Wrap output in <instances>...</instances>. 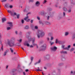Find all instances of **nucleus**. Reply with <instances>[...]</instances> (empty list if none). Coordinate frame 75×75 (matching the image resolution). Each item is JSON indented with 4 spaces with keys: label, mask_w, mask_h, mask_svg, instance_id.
<instances>
[{
    "label": "nucleus",
    "mask_w": 75,
    "mask_h": 75,
    "mask_svg": "<svg viewBox=\"0 0 75 75\" xmlns=\"http://www.w3.org/2000/svg\"><path fill=\"white\" fill-rule=\"evenodd\" d=\"M75 38V34H73V36H72V38L74 39Z\"/></svg>",
    "instance_id": "obj_33"
},
{
    "label": "nucleus",
    "mask_w": 75,
    "mask_h": 75,
    "mask_svg": "<svg viewBox=\"0 0 75 75\" xmlns=\"http://www.w3.org/2000/svg\"><path fill=\"white\" fill-rule=\"evenodd\" d=\"M53 35V34H52L51 33H49V34H48V35L49 36H52Z\"/></svg>",
    "instance_id": "obj_40"
},
{
    "label": "nucleus",
    "mask_w": 75,
    "mask_h": 75,
    "mask_svg": "<svg viewBox=\"0 0 75 75\" xmlns=\"http://www.w3.org/2000/svg\"><path fill=\"white\" fill-rule=\"evenodd\" d=\"M30 2H33V0H30Z\"/></svg>",
    "instance_id": "obj_51"
},
{
    "label": "nucleus",
    "mask_w": 75,
    "mask_h": 75,
    "mask_svg": "<svg viewBox=\"0 0 75 75\" xmlns=\"http://www.w3.org/2000/svg\"><path fill=\"white\" fill-rule=\"evenodd\" d=\"M73 71H71V74H73Z\"/></svg>",
    "instance_id": "obj_58"
},
{
    "label": "nucleus",
    "mask_w": 75,
    "mask_h": 75,
    "mask_svg": "<svg viewBox=\"0 0 75 75\" xmlns=\"http://www.w3.org/2000/svg\"><path fill=\"white\" fill-rule=\"evenodd\" d=\"M58 43L59 44H62L64 43V42L62 41L59 40Z\"/></svg>",
    "instance_id": "obj_16"
},
{
    "label": "nucleus",
    "mask_w": 75,
    "mask_h": 75,
    "mask_svg": "<svg viewBox=\"0 0 75 75\" xmlns=\"http://www.w3.org/2000/svg\"><path fill=\"white\" fill-rule=\"evenodd\" d=\"M43 42V41H41L40 42L39 44L41 45L42 44Z\"/></svg>",
    "instance_id": "obj_29"
},
{
    "label": "nucleus",
    "mask_w": 75,
    "mask_h": 75,
    "mask_svg": "<svg viewBox=\"0 0 75 75\" xmlns=\"http://www.w3.org/2000/svg\"><path fill=\"white\" fill-rule=\"evenodd\" d=\"M64 47H65V45H62V48L64 49H66V48H64Z\"/></svg>",
    "instance_id": "obj_27"
},
{
    "label": "nucleus",
    "mask_w": 75,
    "mask_h": 75,
    "mask_svg": "<svg viewBox=\"0 0 75 75\" xmlns=\"http://www.w3.org/2000/svg\"><path fill=\"white\" fill-rule=\"evenodd\" d=\"M40 4V3L38 1H37L35 3L36 6H38Z\"/></svg>",
    "instance_id": "obj_7"
},
{
    "label": "nucleus",
    "mask_w": 75,
    "mask_h": 75,
    "mask_svg": "<svg viewBox=\"0 0 75 75\" xmlns=\"http://www.w3.org/2000/svg\"><path fill=\"white\" fill-rule=\"evenodd\" d=\"M35 38H33V42H32V44L33 46H37V44L36 43H35L34 42H35Z\"/></svg>",
    "instance_id": "obj_5"
},
{
    "label": "nucleus",
    "mask_w": 75,
    "mask_h": 75,
    "mask_svg": "<svg viewBox=\"0 0 75 75\" xmlns=\"http://www.w3.org/2000/svg\"><path fill=\"white\" fill-rule=\"evenodd\" d=\"M71 47V45H69L67 47L65 48L66 50H69V49Z\"/></svg>",
    "instance_id": "obj_11"
},
{
    "label": "nucleus",
    "mask_w": 75,
    "mask_h": 75,
    "mask_svg": "<svg viewBox=\"0 0 75 75\" xmlns=\"http://www.w3.org/2000/svg\"><path fill=\"white\" fill-rule=\"evenodd\" d=\"M7 12L9 13H10L11 12V11L10 10H8Z\"/></svg>",
    "instance_id": "obj_46"
},
{
    "label": "nucleus",
    "mask_w": 75,
    "mask_h": 75,
    "mask_svg": "<svg viewBox=\"0 0 75 75\" xmlns=\"http://www.w3.org/2000/svg\"><path fill=\"white\" fill-rule=\"evenodd\" d=\"M46 47L44 45H42L40 48L41 51H44L46 50Z\"/></svg>",
    "instance_id": "obj_3"
},
{
    "label": "nucleus",
    "mask_w": 75,
    "mask_h": 75,
    "mask_svg": "<svg viewBox=\"0 0 75 75\" xmlns=\"http://www.w3.org/2000/svg\"><path fill=\"white\" fill-rule=\"evenodd\" d=\"M17 15V13H16L14 12L13 15V16H14V15Z\"/></svg>",
    "instance_id": "obj_45"
},
{
    "label": "nucleus",
    "mask_w": 75,
    "mask_h": 75,
    "mask_svg": "<svg viewBox=\"0 0 75 75\" xmlns=\"http://www.w3.org/2000/svg\"><path fill=\"white\" fill-rule=\"evenodd\" d=\"M5 6H6V7L7 8H8L9 7V6L8 5H6Z\"/></svg>",
    "instance_id": "obj_52"
},
{
    "label": "nucleus",
    "mask_w": 75,
    "mask_h": 75,
    "mask_svg": "<svg viewBox=\"0 0 75 75\" xmlns=\"http://www.w3.org/2000/svg\"><path fill=\"white\" fill-rule=\"evenodd\" d=\"M73 46L74 47H75V43L73 44Z\"/></svg>",
    "instance_id": "obj_64"
},
{
    "label": "nucleus",
    "mask_w": 75,
    "mask_h": 75,
    "mask_svg": "<svg viewBox=\"0 0 75 75\" xmlns=\"http://www.w3.org/2000/svg\"><path fill=\"white\" fill-rule=\"evenodd\" d=\"M33 20H31V23H33Z\"/></svg>",
    "instance_id": "obj_62"
},
{
    "label": "nucleus",
    "mask_w": 75,
    "mask_h": 75,
    "mask_svg": "<svg viewBox=\"0 0 75 75\" xmlns=\"http://www.w3.org/2000/svg\"><path fill=\"white\" fill-rule=\"evenodd\" d=\"M59 40H58V39H56V40L55 43H59Z\"/></svg>",
    "instance_id": "obj_24"
},
{
    "label": "nucleus",
    "mask_w": 75,
    "mask_h": 75,
    "mask_svg": "<svg viewBox=\"0 0 75 75\" xmlns=\"http://www.w3.org/2000/svg\"><path fill=\"white\" fill-rule=\"evenodd\" d=\"M29 71V70L28 69H26V70H25V71L26 72L28 71Z\"/></svg>",
    "instance_id": "obj_54"
},
{
    "label": "nucleus",
    "mask_w": 75,
    "mask_h": 75,
    "mask_svg": "<svg viewBox=\"0 0 75 75\" xmlns=\"http://www.w3.org/2000/svg\"><path fill=\"white\" fill-rule=\"evenodd\" d=\"M26 45L27 47H29L30 46V45L28 43H27L26 44Z\"/></svg>",
    "instance_id": "obj_48"
},
{
    "label": "nucleus",
    "mask_w": 75,
    "mask_h": 75,
    "mask_svg": "<svg viewBox=\"0 0 75 75\" xmlns=\"http://www.w3.org/2000/svg\"><path fill=\"white\" fill-rule=\"evenodd\" d=\"M71 11V9H69L68 10V12L70 13Z\"/></svg>",
    "instance_id": "obj_44"
},
{
    "label": "nucleus",
    "mask_w": 75,
    "mask_h": 75,
    "mask_svg": "<svg viewBox=\"0 0 75 75\" xmlns=\"http://www.w3.org/2000/svg\"><path fill=\"white\" fill-rule=\"evenodd\" d=\"M7 1V0H2L1 1V2H6Z\"/></svg>",
    "instance_id": "obj_37"
},
{
    "label": "nucleus",
    "mask_w": 75,
    "mask_h": 75,
    "mask_svg": "<svg viewBox=\"0 0 75 75\" xmlns=\"http://www.w3.org/2000/svg\"><path fill=\"white\" fill-rule=\"evenodd\" d=\"M6 21V19L5 18H2V21L3 23H4L5 21Z\"/></svg>",
    "instance_id": "obj_8"
},
{
    "label": "nucleus",
    "mask_w": 75,
    "mask_h": 75,
    "mask_svg": "<svg viewBox=\"0 0 75 75\" xmlns=\"http://www.w3.org/2000/svg\"><path fill=\"white\" fill-rule=\"evenodd\" d=\"M39 14L40 15H44V14H45V13H44V11H42L40 12L39 13Z\"/></svg>",
    "instance_id": "obj_15"
},
{
    "label": "nucleus",
    "mask_w": 75,
    "mask_h": 75,
    "mask_svg": "<svg viewBox=\"0 0 75 75\" xmlns=\"http://www.w3.org/2000/svg\"><path fill=\"white\" fill-rule=\"evenodd\" d=\"M47 2V1H46V0H44V1L43 2H42L43 4H45L46 3V2Z\"/></svg>",
    "instance_id": "obj_25"
},
{
    "label": "nucleus",
    "mask_w": 75,
    "mask_h": 75,
    "mask_svg": "<svg viewBox=\"0 0 75 75\" xmlns=\"http://www.w3.org/2000/svg\"><path fill=\"white\" fill-rule=\"evenodd\" d=\"M22 40V39H20L19 40H18V41L19 43H21Z\"/></svg>",
    "instance_id": "obj_28"
},
{
    "label": "nucleus",
    "mask_w": 75,
    "mask_h": 75,
    "mask_svg": "<svg viewBox=\"0 0 75 75\" xmlns=\"http://www.w3.org/2000/svg\"><path fill=\"white\" fill-rule=\"evenodd\" d=\"M8 44L10 47H12L14 46V42L12 39L8 40Z\"/></svg>",
    "instance_id": "obj_2"
},
{
    "label": "nucleus",
    "mask_w": 75,
    "mask_h": 75,
    "mask_svg": "<svg viewBox=\"0 0 75 75\" xmlns=\"http://www.w3.org/2000/svg\"><path fill=\"white\" fill-rule=\"evenodd\" d=\"M10 13L11 14V16H13V13L12 11H11V13Z\"/></svg>",
    "instance_id": "obj_38"
},
{
    "label": "nucleus",
    "mask_w": 75,
    "mask_h": 75,
    "mask_svg": "<svg viewBox=\"0 0 75 75\" xmlns=\"http://www.w3.org/2000/svg\"><path fill=\"white\" fill-rule=\"evenodd\" d=\"M30 48H32V47H33V45H30Z\"/></svg>",
    "instance_id": "obj_55"
},
{
    "label": "nucleus",
    "mask_w": 75,
    "mask_h": 75,
    "mask_svg": "<svg viewBox=\"0 0 75 75\" xmlns=\"http://www.w3.org/2000/svg\"><path fill=\"white\" fill-rule=\"evenodd\" d=\"M27 44V42H26L23 43V45L25 46H26Z\"/></svg>",
    "instance_id": "obj_34"
},
{
    "label": "nucleus",
    "mask_w": 75,
    "mask_h": 75,
    "mask_svg": "<svg viewBox=\"0 0 75 75\" xmlns=\"http://www.w3.org/2000/svg\"><path fill=\"white\" fill-rule=\"evenodd\" d=\"M41 62V60L40 59H39L38 62H36V63H35V65H36L37 64H40V62Z\"/></svg>",
    "instance_id": "obj_12"
},
{
    "label": "nucleus",
    "mask_w": 75,
    "mask_h": 75,
    "mask_svg": "<svg viewBox=\"0 0 75 75\" xmlns=\"http://www.w3.org/2000/svg\"><path fill=\"white\" fill-rule=\"evenodd\" d=\"M50 44L51 45H53L54 44V42H51V41H50Z\"/></svg>",
    "instance_id": "obj_21"
},
{
    "label": "nucleus",
    "mask_w": 75,
    "mask_h": 75,
    "mask_svg": "<svg viewBox=\"0 0 75 75\" xmlns=\"http://www.w3.org/2000/svg\"><path fill=\"white\" fill-rule=\"evenodd\" d=\"M28 28L29 26L28 25H26L25 27V29H28Z\"/></svg>",
    "instance_id": "obj_20"
},
{
    "label": "nucleus",
    "mask_w": 75,
    "mask_h": 75,
    "mask_svg": "<svg viewBox=\"0 0 75 75\" xmlns=\"http://www.w3.org/2000/svg\"><path fill=\"white\" fill-rule=\"evenodd\" d=\"M57 48L55 47L54 46V47H51V49L52 51H56V49H57Z\"/></svg>",
    "instance_id": "obj_6"
},
{
    "label": "nucleus",
    "mask_w": 75,
    "mask_h": 75,
    "mask_svg": "<svg viewBox=\"0 0 75 75\" xmlns=\"http://www.w3.org/2000/svg\"><path fill=\"white\" fill-rule=\"evenodd\" d=\"M47 24H48V25H51L50 23H49V22H47Z\"/></svg>",
    "instance_id": "obj_57"
},
{
    "label": "nucleus",
    "mask_w": 75,
    "mask_h": 75,
    "mask_svg": "<svg viewBox=\"0 0 75 75\" xmlns=\"http://www.w3.org/2000/svg\"><path fill=\"white\" fill-rule=\"evenodd\" d=\"M30 26L32 28H34V25L33 24H31Z\"/></svg>",
    "instance_id": "obj_32"
},
{
    "label": "nucleus",
    "mask_w": 75,
    "mask_h": 75,
    "mask_svg": "<svg viewBox=\"0 0 75 75\" xmlns=\"http://www.w3.org/2000/svg\"><path fill=\"white\" fill-rule=\"evenodd\" d=\"M8 24H9V26L11 27L13 26L12 23L10 22H8Z\"/></svg>",
    "instance_id": "obj_13"
},
{
    "label": "nucleus",
    "mask_w": 75,
    "mask_h": 75,
    "mask_svg": "<svg viewBox=\"0 0 75 75\" xmlns=\"http://www.w3.org/2000/svg\"><path fill=\"white\" fill-rule=\"evenodd\" d=\"M15 33H16V34L17 35L18 34V33H17V31H16Z\"/></svg>",
    "instance_id": "obj_59"
},
{
    "label": "nucleus",
    "mask_w": 75,
    "mask_h": 75,
    "mask_svg": "<svg viewBox=\"0 0 75 75\" xmlns=\"http://www.w3.org/2000/svg\"><path fill=\"white\" fill-rule=\"evenodd\" d=\"M55 7L56 8H58L59 7V4L58 3H57L55 5Z\"/></svg>",
    "instance_id": "obj_23"
},
{
    "label": "nucleus",
    "mask_w": 75,
    "mask_h": 75,
    "mask_svg": "<svg viewBox=\"0 0 75 75\" xmlns=\"http://www.w3.org/2000/svg\"><path fill=\"white\" fill-rule=\"evenodd\" d=\"M50 17L49 16H47V20H49V18H50Z\"/></svg>",
    "instance_id": "obj_50"
},
{
    "label": "nucleus",
    "mask_w": 75,
    "mask_h": 75,
    "mask_svg": "<svg viewBox=\"0 0 75 75\" xmlns=\"http://www.w3.org/2000/svg\"><path fill=\"white\" fill-rule=\"evenodd\" d=\"M11 29V28L10 27H8L7 28V30H9Z\"/></svg>",
    "instance_id": "obj_31"
},
{
    "label": "nucleus",
    "mask_w": 75,
    "mask_h": 75,
    "mask_svg": "<svg viewBox=\"0 0 75 75\" xmlns=\"http://www.w3.org/2000/svg\"><path fill=\"white\" fill-rule=\"evenodd\" d=\"M63 14L64 16L65 17V12H63Z\"/></svg>",
    "instance_id": "obj_47"
},
{
    "label": "nucleus",
    "mask_w": 75,
    "mask_h": 75,
    "mask_svg": "<svg viewBox=\"0 0 75 75\" xmlns=\"http://www.w3.org/2000/svg\"><path fill=\"white\" fill-rule=\"evenodd\" d=\"M7 52H5L4 53V56H5L7 53Z\"/></svg>",
    "instance_id": "obj_30"
},
{
    "label": "nucleus",
    "mask_w": 75,
    "mask_h": 75,
    "mask_svg": "<svg viewBox=\"0 0 75 75\" xmlns=\"http://www.w3.org/2000/svg\"><path fill=\"white\" fill-rule=\"evenodd\" d=\"M54 39V38L53 37H51V40H53Z\"/></svg>",
    "instance_id": "obj_39"
},
{
    "label": "nucleus",
    "mask_w": 75,
    "mask_h": 75,
    "mask_svg": "<svg viewBox=\"0 0 75 75\" xmlns=\"http://www.w3.org/2000/svg\"><path fill=\"white\" fill-rule=\"evenodd\" d=\"M13 7V6L12 5H10L9 6V8H12Z\"/></svg>",
    "instance_id": "obj_42"
},
{
    "label": "nucleus",
    "mask_w": 75,
    "mask_h": 75,
    "mask_svg": "<svg viewBox=\"0 0 75 75\" xmlns=\"http://www.w3.org/2000/svg\"><path fill=\"white\" fill-rule=\"evenodd\" d=\"M37 19H38V20H40V17H39V16H37Z\"/></svg>",
    "instance_id": "obj_35"
},
{
    "label": "nucleus",
    "mask_w": 75,
    "mask_h": 75,
    "mask_svg": "<svg viewBox=\"0 0 75 75\" xmlns=\"http://www.w3.org/2000/svg\"><path fill=\"white\" fill-rule=\"evenodd\" d=\"M44 68L45 69H47V67H44Z\"/></svg>",
    "instance_id": "obj_63"
},
{
    "label": "nucleus",
    "mask_w": 75,
    "mask_h": 75,
    "mask_svg": "<svg viewBox=\"0 0 75 75\" xmlns=\"http://www.w3.org/2000/svg\"><path fill=\"white\" fill-rule=\"evenodd\" d=\"M8 66H7L6 67V69H8Z\"/></svg>",
    "instance_id": "obj_61"
},
{
    "label": "nucleus",
    "mask_w": 75,
    "mask_h": 75,
    "mask_svg": "<svg viewBox=\"0 0 75 75\" xmlns=\"http://www.w3.org/2000/svg\"><path fill=\"white\" fill-rule=\"evenodd\" d=\"M21 22L22 23H24V20L23 19H22Z\"/></svg>",
    "instance_id": "obj_41"
},
{
    "label": "nucleus",
    "mask_w": 75,
    "mask_h": 75,
    "mask_svg": "<svg viewBox=\"0 0 75 75\" xmlns=\"http://www.w3.org/2000/svg\"><path fill=\"white\" fill-rule=\"evenodd\" d=\"M16 16H17V19H19V18L20 14H18L16 15Z\"/></svg>",
    "instance_id": "obj_26"
},
{
    "label": "nucleus",
    "mask_w": 75,
    "mask_h": 75,
    "mask_svg": "<svg viewBox=\"0 0 75 75\" xmlns=\"http://www.w3.org/2000/svg\"><path fill=\"white\" fill-rule=\"evenodd\" d=\"M61 54H67V51H62L61 52Z\"/></svg>",
    "instance_id": "obj_9"
},
{
    "label": "nucleus",
    "mask_w": 75,
    "mask_h": 75,
    "mask_svg": "<svg viewBox=\"0 0 75 75\" xmlns=\"http://www.w3.org/2000/svg\"><path fill=\"white\" fill-rule=\"evenodd\" d=\"M34 28L35 29H37L38 28V27L37 26H35Z\"/></svg>",
    "instance_id": "obj_36"
},
{
    "label": "nucleus",
    "mask_w": 75,
    "mask_h": 75,
    "mask_svg": "<svg viewBox=\"0 0 75 75\" xmlns=\"http://www.w3.org/2000/svg\"><path fill=\"white\" fill-rule=\"evenodd\" d=\"M1 49L2 50V51H3V45L1 46Z\"/></svg>",
    "instance_id": "obj_49"
},
{
    "label": "nucleus",
    "mask_w": 75,
    "mask_h": 75,
    "mask_svg": "<svg viewBox=\"0 0 75 75\" xmlns=\"http://www.w3.org/2000/svg\"><path fill=\"white\" fill-rule=\"evenodd\" d=\"M63 9L64 10V11H68L67 9V8H66L65 7H64L63 8Z\"/></svg>",
    "instance_id": "obj_10"
},
{
    "label": "nucleus",
    "mask_w": 75,
    "mask_h": 75,
    "mask_svg": "<svg viewBox=\"0 0 75 75\" xmlns=\"http://www.w3.org/2000/svg\"><path fill=\"white\" fill-rule=\"evenodd\" d=\"M10 51H11V53H13L14 52V51L13 50V49H12V48H11L9 49Z\"/></svg>",
    "instance_id": "obj_18"
},
{
    "label": "nucleus",
    "mask_w": 75,
    "mask_h": 75,
    "mask_svg": "<svg viewBox=\"0 0 75 75\" xmlns=\"http://www.w3.org/2000/svg\"><path fill=\"white\" fill-rule=\"evenodd\" d=\"M30 34V32H28V33H26V37H27V38H28V40H30L29 39V37Z\"/></svg>",
    "instance_id": "obj_4"
},
{
    "label": "nucleus",
    "mask_w": 75,
    "mask_h": 75,
    "mask_svg": "<svg viewBox=\"0 0 75 75\" xmlns=\"http://www.w3.org/2000/svg\"><path fill=\"white\" fill-rule=\"evenodd\" d=\"M29 18V16H27V17H25L24 18V19L25 21H27L28 19V18Z\"/></svg>",
    "instance_id": "obj_17"
},
{
    "label": "nucleus",
    "mask_w": 75,
    "mask_h": 75,
    "mask_svg": "<svg viewBox=\"0 0 75 75\" xmlns=\"http://www.w3.org/2000/svg\"><path fill=\"white\" fill-rule=\"evenodd\" d=\"M23 75H26L25 72H23Z\"/></svg>",
    "instance_id": "obj_56"
},
{
    "label": "nucleus",
    "mask_w": 75,
    "mask_h": 75,
    "mask_svg": "<svg viewBox=\"0 0 75 75\" xmlns=\"http://www.w3.org/2000/svg\"><path fill=\"white\" fill-rule=\"evenodd\" d=\"M30 19H28L27 21V22H29L30 21Z\"/></svg>",
    "instance_id": "obj_53"
},
{
    "label": "nucleus",
    "mask_w": 75,
    "mask_h": 75,
    "mask_svg": "<svg viewBox=\"0 0 75 75\" xmlns=\"http://www.w3.org/2000/svg\"><path fill=\"white\" fill-rule=\"evenodd\" d=\"M37 36L38 38H40L41 36V37L45 35L44 33L41 30H38L37 33Z\"/></svg>",
    "instance_id": "obj_1"
},
{
    "label": "nucleus",
    "mask_w": 75,
    "mask_h": 75,
    "mask_svg": "<svg viewBox=\"0 0 75 75\" xmlns=\"http://www.w3.org/2000/svg\"><path fill=\"white\" fill-rule=\"evenodd\" d=\"M74 50H75L74 48H72L70 50V52H73Z\"/></svg>",
    "instance_id": "obj_19"
},
{
    "label": "nucleus",
    "mask_w": 75,
    "mask_h": 75,
    "mask_svg": "<svg viewBox=\"0 0 75 75\" xmlns=\"http://www.w3.org/2000/svg\"><path fill=\"white\" fill-rule=\"evenodd\" d=\"M69 32H66V33H65V35L66 36H67L68 35H69Z\"/></svg>",
    "instance_id": "obj_22"
},
{
    "label": "nucleus",
    "mask_w": 75,
    "mask_h": 75,
    "mask_svg": "<svg viewBox=\"0 0 75 75\" xmlns=\"http://www.w3.org/2000/svg\"><path fill=\"white\" fill-rule=\"evenodd\" d=\"M49 58H50V55H49L47 54L45 57V58H46L47 59H49Z\"/></svg>",
    "instance_id": "obj_14"
},
{
    "label": "nucleus",
    "mask_w": 75,
    "mask_h": 75,
    "mask_svg": "<svg viewBox=\"0 0 75 75\" xmlns=\"http://www.w3.org/2000/svg\"><path fill=\"white\" fill-rule=\"evenodd\" d=\"M30 59L31 60V62H32L33 59V57H31Z\"/></svg>",
    "instance_id": "obj_43"
},
{
    "label": "nucleus",
    "mask_w": 75,
    "mask_h": 75,
    "mask_svg": "<svg viewBox=\"0 0 75 75\" xmlns=\"http://www.w3.org/2000/svg\"><path fill=\"white\" fill-rule=\"evenodd\" d=\"M26 11V9H24V10H23V11L24 12H25Z\"/></svg>",
    "instance_id": "obj_60"
}]
</instances>
